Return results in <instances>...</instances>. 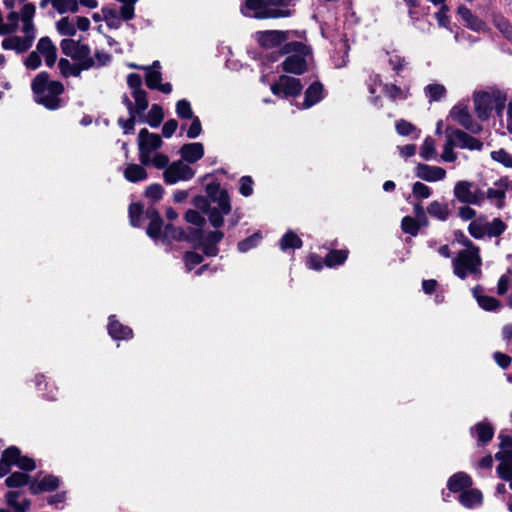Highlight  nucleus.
Returning a JSON list of instances; mask_svg holds the SVG:
<instances>
[{
  "mask_svg": "<svg viewBox=\"0 0 512 512\" xmlns=\"http://www.w3.org/2000/svg\"><path fill=\"white\" fill-rule=\"evenodd\" d=\"M36 7L32 3L22 1L19 12L11 11L6 22L3 21L2 12L0 11V35L21 31L23 36H9L2 41V47L5 50H14L17 53L27 51L36 38V28L33 18Z\"/></svg>",
  "mask_w": 512,
  "mask_h": 512,
  "instance_id": "nucleus-1",
  "label": "nucleus"
},
{
  "mask_svg": "<svg viewBox=\"0 0 512 512\" xmlns=\"http://www.w3.org/2000/svg\"><path fill=\"white\" fill-rule=\"evenodd\" d=\"M206 192L207 197L196 196L193 199V204L208 215L213 227L219 228L223 225V217L231 211L228 193L218 183L208 184Z\"/></svg>",
  "mask_w": 512,
  "mask_h": 512,
  "instance_id": "nucleus-2",
  "label": "nucleus"
},
{
  "mask_svg": "<svg viewBox=\"0 0 512 512\" xmlns=\"http://www.w3.org/2000/svg\"><path fill=\"white\" fill-rule=\"evenodd\" d=\"M294 0H245L240 6L243 16L255 19L285 18L292 14Z\"/></svg>",
  "mask_w": 512,
  "mask_h": 512,
  "instance_id": "nucleus-3",
  "label": "nucleus"
},
{
  "mask_svg": "<svg viewBox=\"0 0 512 512\" xmlns=\"http://www.w3.org/2000/svg\"><path fill=\"white\" fill-rule=\"evenodd\" d=\"M162 145L163 141L158 134L151 133L146 128L141 129L138 134L140 163L142 165H152L157 169L167 166L169 157L158 152Z\"/></svg>",
  "mask_w": 512,
  "mask_h": 512,
  "instance_id": "nucleus-4",
  "label": "nucleus"
},
{
  "mask_svg": "<svg viewBox=\"0 0 512 512\" xmlns=\"http://www.w3.org/2000/svg\"><path fill=\"white\" fill-rule=\"evenodd\" d=\"M465 249L460 251L453 259V272L460 279L473 277L478 279L481 275L482 260L479 255V249L475 247L468 239L463 241Z\"/></svg>",
  "mask_w": 512,
  "mask_h": 512,
  "instance_id": "nucleus-5",
  "label": "nucleus"
},
{
  "mask_svg": "<svg viewBox=\"0 0 512 512\" xmlns=\"http://www.w3.org/2000/svg\"><path fill=\"white\" fill-rule=\"evenodd\" d=\"M32 90L37 103L51 110L60 106L59 96L62 94L64 87L58 81H49L47 73L41 72L34 78Z\"/></svg>",
  "mask_w": 512,
  "mask_h": 512,
  "instance_id": "nucleus-6",
  "label": "nucleus"
},
{
  "mask_svg": "<svg viewBox=\"0 0 512 512\" xmlns=\"http://www.w3.org/2000/svg\"><path fill=\"white\" fill-rule=\"evenodd\" d=\"M292 55L288 56L283 62V69L286 72L293 74H302L307 67L306 64V55L309 54L308 48L299 42H291L287 43L283 49L282 53H291Z\"/></svg>",
  "mask_w": 512,
  "mask_h": 512,
  "instance_id": "nucleus-7",
  "label": "nucleus"
},
{
  "mask_svg": "<svg viewBox=\"0 0 512 512\" xmlns=\"http://www.w3.org/2000/svg\"><path fill=\"white\" fill-rule=\"evenodd\" d=\"M12 466H16L24 471H32L36 468L34 460L27 456H22L21 451L15 446L5 449L1 455L0 478L6 476Z\"/></svg>",
  "mask_w": 512,
  "mask_h": 512,
  "instance_id": "nucleus-8",
  "label": "nucleus"
},
{
  "mask_svg": "<svg viewBox=\"0 0 512 512\" xmlns=\"http://www.w3.org/2000/svg\"><path fill=\"white\" fill-rule=\"evenodd\" d=\"M162 169L164 182L169 185L189 181L195 176V170L181 159L169 161Z\"/></svg>",
  "mask_w": 512,
  "mask_h": 512,
  "instance_id": "nucleus-9",
  "label": "nucleus"
},
{
  "mask_svg": "<svg viewBox=\"0 0 512 512\" xmlns=\"http://www.w3.org/2000/svg\"><path fill=\"white\" fill-rule=\"evenodd\" d=\"M290 32L280 30L260 31L255 34V39L260 46L266 49L281 48L289 43Z\"/></svg>",
  "mask_w": 512,
  "mask_h": 512,
  "instance_id": "nucleus-10",
  "label": "nucleus"
},
{
  "mask_svg": "<svg viewBox=\"0 0 512 512\" xmlns=\"http://www.w3.org/2000/svg\"><path fill=\"white\" fill-rule=\"evenodd\" d=\"M454 196L455 198L466 204H479L483 195L476 190H474V184L469 181H458L454 186Z\"/></svg>",
  "mask_w": 512,
  "mask_h": 512,
  "instance_id": "nucleus-11",
  "label": "nucleus"
},
{
  "mask_svg": "<svg viewBox=\"0 0 512 512\" xmlns=\"http://www.w3.org/2000/svg\"><path fill=\"white\" fill-rule=\"evenodd\" d=\"M132 68H141L147 70L146 73V85L150 89H157L164 94H169L172 91V86L170 83H161L162 75L159 71L160 64L158 61H155L152 67H139L137 65L131 64Z\"/></svg>",
  "mask_w": 512,
  "mask_h": 512,
  "instance_id": "nucleus-12",
  "label": "nucleus"
},
{
  "mask_svg": "<svg viewBox=\"0 0 512 512\" xmlns=\"http://www.w3.org/2000/svg\"><path fill=\"white\" fill-rule=\"evenodd\" d=\"M301 90L300 80L289 76H281L277 83L271 85V91L274 95L283 94L285 97L297 96Z\"/></svg>",
  "mask_w": 512,
  "mask_h": 512,
  "instance_id": "nucleus-13",
  "label": "nucleus"
},
{
  "mask_svg": "<svg viewBox=\"0 0 512 512\" xmlns=\"http://www.w3.org/2000/svg\"><path fill=\"white\" fill-rule=\"evenodd\" d=\"M450 117L472 133H478L481 130V126L473 121L468 107L464 104L455 105L450 111Z\"/></svg>",
  "mask_w": 512,
  "mask_h": 512,
  "instance_id": "nucleus-14",
  "label": "nucleus"
},
{
  "mask_svg": "<svg viewBox=\"0 0 512 512\" xmlns=\"http://www.w3.org/2000/svg\"><path fill=\"white\" fill-rule=\"evenodd\" d=\"M60 46L65 55L79 62L80 68L82 67V60L90 54V49L87 45L81 44L73 39L62 40Z\"/></svg>",
  "mask_w": 512,
  "mask_h": 512,
  "instance_id": "nucleus-15",
  "label": "nucleus"
},
{
  "mask_svg": "<svg viewBox=\"0 0 512 512\" xmlns=\"http://www.w3.org/2000/svg\"><path fill=\"white\" fill-rule=\"evenodd\" d=\"M446 170L439 166H430L427 164H418L416 166V175L427 182H438L446 178Z\"/></svg>",
  "mask_w": 512,
  "mask_h": 512,
  "instance_id": "nucleus-16",
  "label": "nucleus"
},
{
  "mask_svg": "<svg viewBox=\"0 0 512 512\" xmlns=\"http://www.w3.org/2000/svg\"><path fill=\"white\" fill-rule=\"evenodd\" d=\"M181 160L189 164L195 163L204 156V145L200 142L186 143L179 150Z\"/></svg>",
  "mask_w": 512,
  "mask_h": 512,
  "instance_id": "nucleus-17",
  "label": "nucleus"
},
{
  "mask_svg": "<svg viewBox=\"0 0 512 512\" xmlns=\"http://www.w3.org/2000/svg\"><path fill=\"white\" fill-rule=\"evenodd\" d=\"M5 501L13 512H28L30 510V500L19 491L7 492Z\"/></svg>",
  "mask_w": 512,
  "mask_h": 512,
  "instance_id": "nucleus-18",
  "label": "nucleus"
},
{
  "mask_svg": "<svg viewBox=\"0 0 512 512\" xmlns=\"http://www.w3.org/2000/svg\"><path fill=\"white\" fill-rule=\"evenodd\" d=\"M496 459L500 461L497 467L499 476L506 480L512 481V450L500 451L495 455Z\"/></svg>",
  "mask_w": 512,
  "mask_h": 512,
  "instance_id": "nucleus-19",
  "label": "nucleus"
},
{
  "mask_svg": "<svg viewBox=\"0 0 512 512\" xmlns=\"http://www.w3.org/2000/svg\"><path fill=\"white\" fill-rule=\"evenodd\" d=\"M450 132L456 141L457 147L459 148L469 150H481L483 147V143L481 141L466 134L461 130L455 129Z\"/></svg>",
  "mask_w": 512,
  "mask_h": 512,
  "instance_id": "nucleus-20",
  "label": "nucleus"
},
{
  "mask_svg": "<svg viewBox=\"0 0 512 512\" xmlns=\"http://www.w3.org/2000/svg\"><path fill=\"white\" fill-rule=\"evenodd\" d=\"M36 51L45 58L46 65L51 67L56 62L57 49L50 38L42 37L37 44Z\"/></svg>",
  "mask_w": 512,
  "mask_h": 512,
  "instance_id": "nucleus-21",
  "label": "nucleus"
},
{
  "mask_svg": "<svg viewBox=\"0 0 512 512\" xmlns=\"http://www.w3.org/2000/svg\"><path fill=\"white\" fill-rule=\"evenodd\" d=\"M59 479L53 475H46L41 479L32 481L30 483V491L33 494H39L42 492H49L55 490L59 486Z\"/></svg>",
  "mask_w": 512,
  "mask_h": 512,
  "instance_id": "nucleus-22",
  "label": "nucleus"
},
{
  "mask_svg": "<svg viewBox=\"0 0 512 512\" xmlns=\"http://www.w3.org/2000/svg\"><path fill=\"white\" fill-rule=\"evenodd\" d=\"M458 15L460 16L461 20L464 22L467 28L475 32H484L486 30L487 26L485 22H483L475 15H473L468 8L460 6L458 8Z\"/></svg>",
  "mask_w": 512,
  "mask_h": 512,
  "instance_id": "nucleus-23",
  "label": "nucleus"
},
{
  "mask_svg": "<svg viewBox=\"0 0 512 512\" xmlns=\"http://www.w3.org/2000/svg\"><path fill=\"white\" fill-rule=\"evenodd\" d=\"M474 105L479 118L486 119L492 109L491 95L487 92L475 93Z\"/></svg>",
  "mask_w": 512,
  "mask_h": 512,
  "instance_id": "nucleus-24",
  "label": "nucleus"
},
{
  "mask_svg": "<svg viewBox=\"0 0 512 512\" xmlns=\"http://www.w3.org/2000/svg\"><path fill=\"white\" fill-rule=\"evenodd\" d=\"M108 333L115 340H128L133 336L131 328L118 322L114 316L109 318Z\"/></svg>",
  "mask_w": 512,
  "mask_h": 512,
  "instance_id": "nucleus-25",
  "label": "nucleus"
},
{
  "mask_svg": "<svg viewBox=\"0 0 512 512\" xmlns=\"http://www.w3.org/2000/svg\"><path fill=\"white\" fill-rule=\"evenodd\" d=\"M323 97V87L320 83H312L305 91V99L299 106L301 109H308L318 103Z\"/></svg>",
  "mask_w": 512,
  "mask_h": 512,
  "instance_id": "nucleus-26",
  "label": "nucleus"
},
{
  "mask_svg": "<svg viewBox=\"0 0 512 512\" xmlns=\"http://www.w3.org/2000/svg\"><path fill=\"white\" fill-rule=\"evenodd\" d=\"M111 61V56L103 51H96L94 57L90 54L82 60L81 69L99 68L107 65Z\"/></svg>",
  "mask_w": 512,
  "mask_h": 512,
  "instance_id": "nucleus-27",
  "label": "nucleus"
},
{
  "mask_svg": "<svg viewBox=\"0 0 512 512\" xmlns=\"http://www.w3.org/2000/svg\"><path fill=\"white\" fill-rule=\"evenodd\" d=\"M146 217L150 220L147 228V234L154 239L161 237L162 220L158 213L154 209H148L146 211Z\"/></svg>",
  "mask_w": 512,
  "mask_h": 512,
  "instance_id": "nucleus-28",
  "label": "nucleus"
},
{
  "mask_svg": "<svg viewBox=\"0 0 512 512\" xmlns=\"http://www.w3.org/2000/svg\"><path fill=\"white\" fill-rule=\"evenodd\" d=\"M472 485L471 477L464 473L458 472L450 477L448 481V488L452 492H459L466 488H469Z\"/></svg>",
  "mask_w": 512,
  "mask_h": 512,
  "instance_id": "nucleus-29",
  "label": "nucleus"
},
{
  "mask_svg": "<svg viewBox=\"0 0 512 512\" xmlns=\"http://www.w3.org/2000/svg\"><path fill=\"white\" fill-rule=\"evenodd\" d=\"M472 435H474L478 442L486 444L489 442L494 435V429L488 422H480L471 429Z\"/></svg>",
  "mask_w": 512,
  "mask_h": 512,
  "instance_id": "nucleus-30",
  "label": "nucleus"
},
{
  "mask_svg": "<svg viewBox=\"0 0 512 512\" xmlns=\"http://www.w3.org/2000/svg\"><path fill=\"white\" fill-rule=\"evenodd\" d=\"M482 493L478 489L464 490L460 496V503L466 508H474L482 503Z\"/></svg>",
  "mask_w": 512,
  "mask_h": 512,
  "instance_id": "nucleus-31",
  "label": "nucleus"
},
{
  "mask_svg": "<svg viewBox=\"0 0 512 512\" xmlns=\"http://www.w3.org/2000/svg\"><path fill=\"white\" fill-rule=\"evenodd\" d=\"M480 287H474L472 293L476 298L479 306L486 311H493L500 307V302L494 297L480 295Z\"/></svg>",
  "mask_w": 512,
  "mask_h": 512,
  "instance_id": "nucleus-32",
  "label": "nucleus"
},
{
  "mask_svg": "<svg viewBox=\"0 0 512 512\" xmlns=\"http://www.w3.org/2000/svg\"><path fill=\"white\" fill-rule=\"evenodd\" d=\"M427 212L430 216L440 221H445L449 216V207L447 203L435 200L429 204Z\"/></svg>",
  "mask_w": 512,
  "mask_h": 512,
  "instance_id": "nucleus-33",
  "label": "nucleus"
},
{
  "mask_svg": "<svg viewBox=\"0 0 512 512\" xmlns=\"http://www.w3.org/2000/svg\"><path fill=\"white\" fill-rule=\"evenodd\" d=\"M124 176L129 182H139L147 178V172L141 165L130 164L126 167Z\"/></svg>",
  "mask_w": 512,
  "mask_h": 512,
  "instance_id": "nucleus-34",
  "label": "nucleus"
},
{
  "mask_svg": "<svg viewBox=\"0 0 512 512\" xmlns=\"http://www.w3.org/2000/svg\"><path fill=\"white\" fill-rule=\"evenodd\" d=\"M424 94L429 102L440 101L446 95V88L439 83H431L425 86Z\"/></svg>",
  "mask_w": 512,
  "mask_h": 512,
  "instance_id": "nucleus-35",
  "label": "nucleus"
},
{
  "mask_svg": "<svg viewBox=\"0 0 512 512\" xmlns=\"http://www.w3.org/2000/svg\"><path fill=\"white\" fill-rule=\"evenodd\" d=\"M163 119L164 112L162 107L158 104H153L151 106V109L147 113L146 117L144 118L143 122L149 124L153 128H156L161 124Z\"/></svg>",
  "mask_w": 512,
  "mask_h": 512,
  "instance_id": "nucleus-36",
  "label": "nucleus"
},
{
  "mask_svg": "<svg viewBox=\"0 0 512 512\" xmlns=\"http://www.w3.org/2000/svg\"><path fill=\"white\" fill-rule=\"evenodd\" d=\"M279 246L282 251L298 249L302 246V240L293 231H288L280 239Z\"/></svg>",
  "mask_w": 512,
  "mask_h": 512,
  "instance_id": "nucleus-37",
  "label": "nucleus"
},
{
  "mask_svg": "<svg viewBox=\"0 0 512 512\" xmlns=\"http://www.w3.org/2000/svg\"><path fill=\"white\" fill-rule=\"evenodd\" d=\"M455 147H457L456 141L451 132H448L446 143L443 146L441 160L444 162H455L457 160V154L454 152Z\"/></svg>",
  "mask_w": 512,
  "mask_h": 512,
  "instance_id": "nucleus-38",
  "label": "nucleus"
},
{
  "mask_svg": "<svg viewBox=\"0 0 512 512\" xmlns=\"http://www.w3.org/2000/svg\"><path fill=\"white\" fill-rule=\"evenodd\" d=\"M132 97L134 98L135 101V116L141 117L144 111L148 108L147 93L144 90L132 91Z\"/></svg>",
  "mask_w": 512,
  "mask_h": 512,
  "instance_id": "nucleus-39",
  "label": "nucleus"
},
{
  "mask_svg": "<svg viewBox=\"0 0 512 512\" xmlns=\"http://www.w3.org/2000/svg\"><path fill=\"white\" fill-rule=\"evenodd\" d=\"M102 16L107 26L114 29L119 28L122 20H124L120 13V10L117 11L111 8H104L102 10Z\"/></svg>",
  "mask_w": 512,
  "mask_h": 512,
  "instance_id": "nucleus-40",
  "label": "nucleus"
},
{
  "mask_svg": "<svg viewBox=\"0 0 512 512\" xmlns=\"http://www.w3.org/2000/svg\"><path fill=\"white\" fill-rule=\"evenodd\" d=\"M56 29L63 36H74L76 34L74 18L62 17L56 22Z\"/></svg>",
  "mask_w": 512,
  "mask_h": 512,
  "instance_id": "nucleus-41",
  "label": "nucleus"
},
{
  "mask_svg": "<svg viewBox=\"0 0 512 512\" xmlns=\"http://www.w3.org/2000/svg\"><path fill=\"white\" fill-rule=\"evenodd\" d=\"M176 115L183 120H190L195 117L190 102L186 99H181L175 105Z\"/></svg>",
  "mask_w": 512,
  "mask_h": 512,
  "instance_id": "nucleus-42",
  "label": "nucleus"
},
{
  "mask_svg": "<svg viewBox=\"0 0 512 512\" xmlns=\"http://www.w3.org/2000/svg\"><path fill=\"white\" fill-rule=\"evenodd\" d=\"M469 233L472 237L476 239H480L485 235H488V230L486 227V219L485 218H477L472 221L468 227Z\"/></svg>",
  "mask_w": 512,
  "mask_h": 512,
  "instance_id": "nucleus-43",
  "label": "nucleus"
},
{
  "mask_svg": "<svg viewBox=\"0 0 512 512\" xmlns=\"http://www.w3.org/2000/svg\"><path fill=\"white\" fill-rule=\"evenodd\" d=\"M436 155V142L432 137L428 136L421 146L420 156L424 160H432L436 158Z\"/></svg>",
  "mask_w": 512,
  "mask_h": 512,
  "instance_id": "nucleus-44",
  "label": "nucleus"
},
{
  "mask_svg": "<svg viewBox=\"0 0 512 512\" xmlns=\"http://www.w3.org/2000/svg\"><path fill=\"white\" fill-rule=\"evenodd\" d=\"M51 4L61 14L78 11V0H51Z\"/></svg>",
  "mask_w": 512,
  "mask_h": 512,
  "instance_id": "nucleus-45",
  "label": "nucleus"
},
{
  "mask_svg": "<svg viewBox=\"0 0 512 512\" xmlns=\"http://www.w3.org/2000/svg\"><path fill=\"white\" fill-rule=\"evenodd\" d=\"M487 197L496 202L497 207H502L505 197V186L502 183H495L487 190Z\"/></svg>",
  "mask_w": 512,
  "mask_h": 512,
  "instance_id": "nucleus-46",
  "label": "nucleus"
},
{
  "mask_svg": "<svg viewBox=\"0 0 512 512\" xmlns=\"http://www.w3.org/2000/svg\"><path fill=\"white\" fill-rule=\"evenodd\" d=\"M348 252L346 250H333L328 253L325 258V264L328 267L341 265L347 259Z\"/></svg>",
  "mask_w": 512,
  "mask_h": 512,
  "instance_id": "nucleus-47",
  "label": "nucleus"
},
{
  "mask_svg": "<svg viewBox=\"0 0 512 512\" xmlns=\"http://www.w3.org/2000/svg\"><path fill=\"white\" fill-rule=\"evenodd\" d=\"M223 238V233L220 231L211 232L208 235L207 240L210 242L209 244H204L203 250L204 253L208 256H215L217 254V247L215 246Z\"/></svg>",
  "mask_w": 512,
  "mask_h": 512,
  "instance_id": "nucleus-48",
  "label": "nucleus"
},
{
  "mask_svg": "<svg viewBox=\"0 0 512 512\" xmlns=\"http://www.w3.org/2000/svg\"><path fill=\"white\" fill-rule=\"evenodd\" d=\"M29 477L27 474L23 472H15L12 473L9 477L6 478L5 484L7 487L15 488L22 487L28 484Z\"/></svg>",
  "mask_w": 512,
  "mask_h": 512,
  "instance_id": "nucleus-49",
  "label": "nucleus"
},
{
  "mask_svg": "<svg viewBox=\"0 0 512 512\" xmlns=\"http://www.w3.org/2000/svg\"><path fill=\"white\" fill-rule=\"evenodd\" d=\"M262 239V235L259 232L254 233L250 237L240 241L238 243V250L245 253L254 247H256Z\"/></svg>",
  "mask_w": 512,
  "mask_h": 512,
  "instance_id": "nucleus-50",
  "label": "nucleus"
},
{
  "mask_svg": "<svg viewBox=\"0 0 512 512\" xmlns=\"http://www.w3.org/2000/svg\"><path fill=\"white\" fill-rule=\"evenodd\" d=\"M486 227L490 237L499 236L506 229L505 223L499 218H495L491 222L486 221Z\"/></svg>",
  "mask_w": 512,
  "mask_h": 512,
  "instance_id": "nucleus-51",
  "label": "nucleus"
},
{
  "mask_svg": "<svg viewBox=\"0 0 512 512\" xmlns=\"http://www.w3.org/2000/svg\"><path fill=\"white\" fill-rule=\"evenodd\" d=\"M420 224L413 217L406 216L402 219L401 228L402 230L412 236H416L419 230Z\"/></svg>",
  "mask_w": 512,
  "mask_h": 512,
  "instance_id": "nucleus-52",
  "label": "nucleus"
},
{
  "mask_svg": "<svg viewBox=\"0 0 512 512\" xmlns=\"http://www.w3.org/2000/svg\"><path fill=\"white\" fill-rule=\"evenodd\" d=\"M396 131L401 136H408L416 132L414 138L417 139L419 137V131H417L416 127L405 120H399L396 122Z\"/></svg>",
  "mask_w": 512,
  "mask_h": 512,
  "instance_id": "nucleus-53",
  "label": "nucleus"
},
{
  "mask_svg": "<svg viewBox=\"0 0 512 512\" xmlns=\"http://www.w3.org/2000/svg\"><path fill=\"white\" fill-rule=\"evenodd\" d=\"M58 67L60 69L61 74L65 77L70 76V75L78 76L80 73V69L78 67H76L69 60L64 59V58L60 59V61L58 63Z\"/></svg>",
  "mask_w": 512,
  "mask_h": 512,
  "instance_id": "nucleus-54",
  "label": "nucleus"
},
{
  "mask_svg": "<svg viewBox=\"0 0 512 512\" xmlns=\"http://www.w3.org/2000/svg\"><path fill=\"white\" fill-rule=\"evenodd\" d=\"M491 158L505 167H512V155L504 149L492 151Z\"/></svg>",
  "mask_w": 512,
  "mask_h": 512,
  "instance_id": "nucleus-55",
  "label": "nucleus"
},
{
  "mask_svg": "<svg viewBox=\"0 0 512 512\" xmlns=\"http://www.w3.org/2000/svg\"><path fill=\"white\" fill-rule=\"evenodd\" d=\"M412 193L416 198L427 199L431 196L432 190L422 182H415L412 187Z\"/></svg>",
  "mask_w": 512,
  "mask_h": 512,
  "instance_id": "nucleus-56",
  "label": "nucleus"
},
{
  "mask_svg": "<svg viewBox=\"0 0 512 512\" xmlns=\"http://www.w3.org/2000/svg\"><path fill=\"white\" fill-rule=\"evenodd\" d=\"M143 215V210L141 205L137 203H133L129 207V217H130V223L132 226L137 227L141 223V218Z\"/></svg>",
  "mask_w": 512,
  "mask_h": 512,
  "instance_id": "nucleus-57",
  "label": "nucleus"
},
{
  "mask_svg": "<svg viewBox=\"0 0 512 512\" xmlns=\"http://www.w3.org/2000/svg\"><path fill=\"white\" fill-rule=\"evenodd\" d=\"M384 94L393 100L405 99L408 96V90H403L396 85H386Z\"/></svg>",
  "mask_w": 512,
  "mask_h": 512,
  "instance_id": "nucleus-58",
  "label": "nucleus"
},
{
  "mask_svg": "<svg viewBox=\"0 0 512 512\" xmlns=\"http://www.w3.org/2000/svg\"><path fill=\"white\" fill-rule=\"evenodd\" d=\"M190 120L192 122H191V125L189 126V128L186 131V136L189 139H195V138L199 137L201 135V133H202L201 121H200L198 116H195L194 118H192Z\"/></svg>",
  "mask_w": 512,
  "mask_h": 512,
  "instance_id": "nucleus-59",
  "label": "nucleus"
},
{
  "mask_svg": "<svg viewBox=\"0 0 512 512\" xmlns=\"http://www.w3.org/2000/svg\"><path fill=\"white\" fill-rule=\"evenodd\" d=\"M185 219L188 223L193 224L196 227H202L205 223L204 217L195 210H188L185 214Z\"/></svg>",
  "mask_w": 512,
  "mask_h": 512,
  "instance_id": "nucleus-60",
  "label": "nucleus"
},
{
  "mask_svg": "<svg viewBox=\"0 0 512 512\" xmlns=\"http://www.w3.org/2000/svg\"><path fill=\"white\" fill-rule=\"evenodd\" d=\"M495 26L508 38H512V28L509 23L501 16H495L493 19Z\"/></svg>",
  "mask_w": 512,
  "mask_h": 512,
  "instance_id": "nucleus-61",
  "label": "nucleus"
},
{
  "mask_svg": "<svg viewBox=\"0 0 512 512\" xmlns=\"http://www.w3.org/2000/svg\"><path fill=\"white\" fill-rule=\"evenodd\" d=\"M385 86L378 75H375L370 79L369 83V92L371 95H376L377 93H385Z\"/></svg>",
  "mask_w": 512,
  "mask_h": 512,
  "instance_id": "nucleus-62",
  "label": "nucleus"
},
{
  "mask_svg": "<svg viewBox=\"0 0 512 512\" xmlns=\"http://www.w3.org/2000/svg\"><path fill=\"white\" fill-rule=\"evenodd\" d=\"M239 192L245 196L248 197L253 192V180L249 176H243L240 179V187Z\"/></svg>",
  "mask_w": 512,
  "mask_h": 512,
  "instance_id": "nucleus-63",
  "label": "nucleus"
},
{
  "mask_svg": "<svg viewBox=\"0 0 512 512\" xmlns=\"http://www.w3.org/2000/svg\"><path fill=\"white\" fill-rule=\"evenodd\" d=\"M145 194L154 201L160 200L163 196V187L160 184H152L146 188Z\"/></svg>",
  "mask_w": 512,
  "mask_h": 512,
  "instance_id": "nucleus-64",
  "label": "nucleus"
}]
</instances>
